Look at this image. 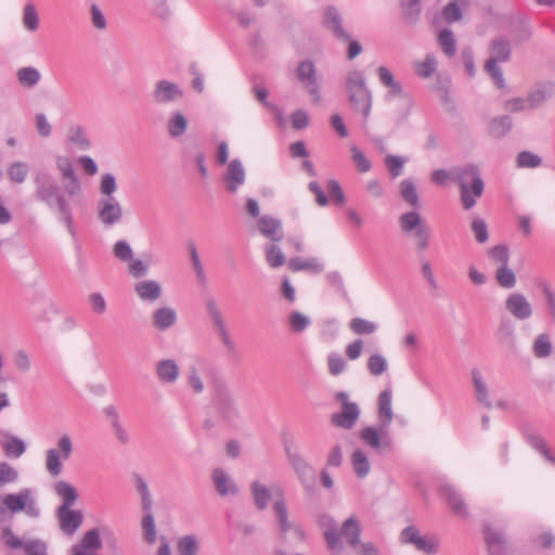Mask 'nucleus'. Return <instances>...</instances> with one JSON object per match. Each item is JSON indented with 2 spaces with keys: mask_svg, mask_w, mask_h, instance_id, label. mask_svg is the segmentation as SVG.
<instances>
[{
  "mask_svg": "<svg viewBox=\"0 0 555 555\" xmlns=\"http://www.w3.org/2000/svg\"><path fill=\"white\" fill-rule=\"evenodd\" d=\"M318 522L323 529L324 538L331 552L336 555L340 554L344 550V544L340 542L338 524L330 515H321Z\"/></svg>",
  "mask_w": 555,
  "mask_h": 555,
  "instance_id": "6ab92c4d",
  "label": "nucleus"
},
{
  "mask_svg": "<svg viewBox=\"0 0 555 555\" xmlns=\"http://www.w3.org/2000/svg\"><path fill=\"white\" fill-rule=\"evenodd\" d=\"M351 464L359 478H365L370 474L371 464L363 450L357 449L353 451L351 455Z\"/></svg>",
  "mask_w": 555,
  "mask_h": 555,
  "instance_id": "c03bdc74",
  "label": "nucleus"
},
{
  "mask_svg": "<svg viewBox=\"0 0 555 555\" xmlns=\"http://www.w3.org/2000/svg\"><path fill=\"white\" fill-rule=\"evenodd\" d=\"M266 258L272 268H279L285 263V256L281 248L273 244L267 245Z\"/></svg>",
  "mask_w": 555,
  "mask_h": 555,
  "instance_id": "338daca9",
  "label": "nucleus"
},
{
  "mask_svg": "<svg viewBox=\"0 0 555 555\" xmlns=\"http://www.w3.org/2000/svg\"><path fill=\"white\" fill-rule=\"evenodd\" d=\"M177 322V312L173 308H157L152 314V324L158 331H166Z\"/></svg>",
  "mask_w": 555,
  "mask_h": 555,
  "instance_id": "7c9ffc66",
  "label": "nucleus"
},
{
  "mask_svg": "<svg viewBox=\"0 0 555 555\" xmlns=\"http://www.w3.org/2000/svg\"><path fill=\"white\" fill-rule=\"evenodd\" d=\"M400 193L404 202L413 207H418L420 198L414 182L410 179L402 180L400 183Z\"/></svg>",
  "mask_w": 555,
  "mask_h": 555,
  "instance_id": "5fc2aeb1",
  "label": "nucleus"
},
{
  "mask_svg": "<svg viewBox=\"0 0 555 555\" xmlns=\"http://www.w3.org/2000/svg\"><path fill=\"white\" fill-rule=\"evenodd\" d=\"M138 298L144 302H155L163 295V288L156 280H140L133 285Z\"/></svg>",
  "mask_w": 555,
  "mask_h": 555,
  "instance_id": "b1692460",
  "label": "nucleus"
},
{
  "mask_svg": "<svg viewBox=\"0 0 555 555\" xmlns=\"http://www.w3.org/2000/svg\"><path fill=\"white\" fill-rule=\"evenodd\" d=\"M184 96L182 88L168 79H159L154 83L151 98L157 105L168 106L180 102Z\"/></svg>",
  "mask_w": 555,
  "mask_h": 555,
  "instance_id": "ddd939ff",
  "label": "nucleus"
},
{
  "mask_svg": "<svg viewBox=\"0 0 555 555\" xmlns=\"http://www.w3.org/2000/svg\"><path fill=\"white\" fill-rule=\"evenodd\" d=\"M250 491L256 507L260 511L266 509L271 500V493L269 489L260 481L255 480L250 485Z\"/></svg>",
  "mask_w": 555,
  "mask_h": 555,
  "instance_id": "79ce46f5",
  "label": "nucleus"
},
{
  "mask_svg": "<svg viewBox=\"0 0 555 555\" xmlns=\"http://www.w3.org/2000/svg\"><path fill=\"white\" fill-rule=\"evenodd\" d=\"M339 533L341 543V539H345L346 543L350 547L356 548L360 543L361 534V528L358 519L353 516L346 519L339 528Z\"/></svg>",
  "mask_w": 555,
  "mask_h": 555,
  "instance_id": "c756f323",
  "label": "nucleus"
},
{
  "mask_svg": "<svg viewBox=\"0 0 555 555\" xmlns=\"http://www.w3.org/2000/svg\"><path fill=\"white\" fill-rule=\"evenodd\" d=\"M288 324L294 333H301L311 324V320L299 311H293L288 315Z\"/></svg>",
  "mask_w": 555,
  "mask_h": 555,
  "instance_id": "e2e57ef3",
  "label": "nucleus"
},
{
  "mask_svg": "<svg viewBox=\"0 0 555 555\" xmlns=\"http://www.w3.org/2000/svg\"><path fill=\"white\" fill-rule=\"evenodd\" d=\"M214 401L218 413L227 423L234 425L240 420L241 413L235 402L234 395L224 382H215Z\"/></svg>",
  "mask_w": 555,
  "mask_h": 555,
  "instance_id": "1a4fd4ad",
  "label": "nucleus"
},
{
  "mask_svg": "<svg viewBox=\"0 0 555 555\" xmlns=\"http://www.w3.org/2000/svg\"><path fill=\"white\" fill-rule=\"evenodd\" d=\"M505 309L516 320L525 321L533 315V307L521 293H511L505 299Z\"/></svg>",
  "mask_w": 555,
  "mask_h": 555,
  "instance_id": "a211bd4d",
  "label": "nucleus"
},
{
  "mask_svg": "<svg viewBox=\"0 0 555 555\" xmlns=\"http://www.w3.org/2000/svg\"><path fill=\"white\" fill-rule=\"evenodd\" d=\"M227 188L231 193H235L245 181V169L238 159L229 163L224 173Z\"/></svg>",
  "mask_w": 555,
  "mask_h": 555,
  "instance_id": "cd10ccee",
  "label": "nucleus"
},
{
  "mask_svg": "<svg viewBox=\"0 0 555 555\" xmlns=\"http://www.w3.org/2000/svg\"><path fill=\"white\" fill-rule=\"evenodd\" d=\"M453 180L460 185L461 201L464 208L470 209L476 204V199L482 195L485 189L478 168L475 165L456 168L453 171Z\"/></svg>",
  "mask_w": 555,
  "mask_h": 555,
  "instance_id": "39448f33",
  "label": "nucleus"
},
{
  "mask_svg": "<svg viewBox=\"0 0 555 555\" xmlns=\"http://www.w3.org/2000/svg\"><path fill=\"white\" fill-rule=\"evenodd\" d=\"M345 88L348 102L353 112L362 115L363 125L366 126L373 105V95L366 86L364 73L359 69L347 74Z\"/></svg>",
  "mask_w": 555,
  "mask_h": 555,
  "instance_id": "7ed1b4c3",
  "label": "nucleus"
},
{
  "mask_svg": "<svg viewBox=\"0 0 555 555\" xmlns=\"http://www.w3.org/2000/svg\"><path fill=\"white\" fill-rule=\"evenodd\" d=\"M486 540L490 555H507V541L502 532L489 528L486 530Z\"/></svg>",
  "mask_w": 555,
  "mask_h": 555,
  "instance_id": "4c0bfd02",
  "label": "nucleus"
},
{
  "mask_svg": "<svg viewBox=\"0 0 555 555\" xmlns=\"http://www.w3.org/2000/svg\"><path fill=\"white\" fill-rule=\"evenodd\" d=\"M401 231L415 240L418 250H425L429 246L430 229L420 212L411 210L399 217Z\"/></svg>",
  "mask_w": 555,
  "mask_h": 555,
  "instance_id": "0eeeda50",
  "label": "nucleus"
},
{
  "mask_svg": "<svg viewBox=\"0 0 555 555\" xmlns=\"http://www.w3.org/2000/svg\"><path fill=\"white\" fill-rule=\"evenodd\" d=\"M53 490L62 500V504L60 506L72 507L78 499V493L75 487L65 480H57L53 486Z\"/></svg>",
  "mask_w": 555,
  "mask_h": 555,
  "instance_id": "58836bf2",
  "label": "nucleus"
},
{
  "mask_svg": "<svg viewBox=\"0 0 555 555\" xmlns=\"http://www.w3.org/2000/svg\"><path fill=\"white\" fill-rule=\"evenodd\" d=\"M2 451L8 457L18 459L26 451V443L24 440L13 435H5V440L0 442Z\"/></svg>",
  "mask_w": 555,
  "mask_h": 555,
  "instance_id": "ea45409f",
  "label": "nucleus"
},
{
  "mask_svg": "<svg viewBox=\"0 0 555 555\" xmlns=\"http://www.w3.org/2000/svg\"><path fill=\"white\" fill-rule=\"evenodd\" d=\"M18 479V469L5 461H0V489L17 482Z\"/></svg>",
  "mask_w": 555,
  "mask_h": 555,
  "instance_id": "864d4df0",
  "label": "nucleus"
},
{
  "mask_svg": "<svg viewBox=\"0 0 555 555\" xmlns=\"http://www.w3.org/2000/svg\"><path fill=\"white\" fill-rule=\"evenodd\" d=\"M349 327L357 335H370L376 332L377 324L362 318H353L349 323Z\"/></svg>",
  "mask_w": 555,
  "mask_h": 555,
  "instance_id": "4d7b16f0",
  "label": "nucleus"
},
{
  "mask_svg": "<svg viewBox=\"0 0 555 555\" xmlns=\"http://www.w3.org/2000/svg\"><path fill=\"white\" fill-rule=\"evenodd\" d=\"M470 0H451L441 10V16L448 24L462 21L463 9L468 8Z\"/></svg>",
  "mask_w": 555,
  "mask_h": 555,
  "instance_id": "473e14b6",
  "label": "nucleus"
},
{
  "mask_svg": "<svg viewBox=\"0 0 555 555\" xmlns=\"http://www.w3.org/2000/svg\"><path fill=\"white\" fill-rule=\"evenodd\" d=\"M35 196L48 208L57 212L60 220L70 233L74 232L73 212L65 194L56 180L48 172L38 171L34 176Z\"/></svg>",
  "mask_w": 555,
  "mask_h": 555,
  "instance_id": "f257e3e1",
  "label": "nucleus"
},
{
  "mask_svg": "<svg viewBox=\"0 0 555 555\" xmlns=\"http://www.w3.org/2000/svg\"><path fill=\"white\" fill-rule=\"evenodd\" d=\"M56 515L60 528L65 534L75 533L83 520L82 512L72 507L59 506Z\"/></svg>",
  "mask_w": 555,
  "mask_h": 555,
  "instance_id": "412c9836",
  "label": "nucleus"
},
{
  "mask_svg": "<svg viewBox=\"0 0 555 555\" xmlns=\"http://www.w3.org/2000/svg\"><path fill=\"white\" fill-rule=\"evenodd\" d=\"M438 44L447 56H454L456 53V40L453 31L450 28H444L439 31Z\"/></svg>",
  "mask_w": 555,
  "mask_h": 555,
  "instance_id": "de8ad7c7",
  "label": "nucleus"
},
{
  "mask_svg": "<svg viewBox=\"0 0 555 555\" xmlns=\"http://www.w3.org/2000/svg\"><path fill=\"white\" fill-rule=\"evenodd\" d=\"M206 308L217 333L227 331L225 322L217 302L214 299H210L206 302Z\"/></svg>",
  "mask_w": 555,
  "mask_h": 555,
  "instance_id": "052dcab7",
  "label": "nucleus"
},
{
  "mask_svg": "<svg viewBox=\"0 0 555 555\" xmlns=\"http://www.w3.org/2000/svg\"><path fill=\"white\" fill-rule=\"evenodd\" d=\"M74 453V441L69 434L63 433L59 436L55 447L46 451L44 467L52 476L57 477L63 472V462L68 461Z\"/></svg>",
  "mask_w": 555,
  "mask_h": 555,
  "instance_id": "423d86ee",
  "label": "nucleus"
},
{
  "mask_svg": "<svg viewBox=\"0 0 555 555\" xmlns=\"http://www.w3.org/2000/svg\"><path fill=\"white\" fill-rule=\"evenodd\" d=\"M144 516L142 518V530L144 538L149 544H154L157 538V531L155 527L154 516L152 511H143Z\"/></svg>",
  "mask_w": 555,
  "mask_h": 555,
  "instance_id": "13d9d810",
  "label": "nucleus"
},
{
  "mask_svg": "<svg viewBox=\"0 0 555 555\" xmlns=\"http://www.w3.org/2000/svg\"><path fill=\"white\" fill-rule=\"evenodd\" d=\"M16 80L23 89H34L41 80V73L34 66H24L16 70Z\"/></svg>",
  "mask_w": 555,
  "mask_h": 555,
  "instance_id": "e433bc0d",
  "label": "nucleus"
},
{
  "mask_svg": "<svg viewBox=\"0 0 555 555\" xmlns=\"http://www.w3.org/2000/svg\"><path fill=\"white\" fill-rule=\"evenodd\" d=\"M288 267L293 271L307 270L313 273H320L324 269V266L315 258L305 260L298 257L292 258L288 262Z\"/></svg>",
  "mask_w": 555,
  "mask_h": 555,
  "instance_id": "09e8293b",
  "label": "nucleus"
},
{
  "mask_svg": "<svg viewBox=\"0 0 555 555\" xmlns=\"http://www.w3.org/2000/svg\"><path fill=\"white\" fill-rule=\"evenodd\" d=\"M380 83L388 89L387 96L389 98H401L405 101V108L402 114L403 118H406L414 106V101L411 95L404 92V89L400 81L395 79L393 74L386 66H379L376 69Z\"/></svg>",
  "mask_w": 555,
  "mask_h": 555,
  "instance_id": "f8f14e48",
  "label": "nucleus"
},
{
  "mask_svg": "<svg viewBox=\"0 0 555 555\" xmlns=\"http://www.w3.org/2000/svg\"><path fill=\"white\" fill-rule=\"evenodd\" d=\"M206 308L217 333L227 331L225 322L217 302L214 299H210L206 302Z\"/></svg>",
  "mask_w": 555,
  "mask_h": 555,
  "instance_id": "bf43d9fd",
  "label": "nucleus"
},
{
  "mask_svg": "<svg viewBox=\"0 0 555 555\" xmlns=\"http://www.w3.org/2000/svg\"><path fill=\"white\" fill-rule=\"evenodd\" d=\"M377 405V417L379 424L389 426L393 420L392 393L390 389H385L378 395Z\"/></svg>",
  "mask_w": 555,
  "mask_h": 555,
  "instance_id": "c85d7f7f",
  "label": "nucleus"
},
{
  "mask_svg": "<svg viewBox=\"0 0 555 555\" xmlns=\"http://www.w3.org/2000/svg\"><path fill=\"white\" fill-rule=\"evenodd\" d=\"M555 93V85L550 81L534 83L527 93V100L531 111L541 107L551 100Z\"/></svg>",
  "mask_w": 555,
  "mask_h": 555,
  "instance_id": "aec40b11",
  "label": "nucleus"
},
{
  "mask_svg": "<svg viewBox=\"0 0 555 555\" xmlns=\"http://www.w3.org/2000/svg\"><path fill=\"white\" fill-rule=\"evenodd\" d=\"M437 59L433 54H427L424 61L414 62L415 74L422 78H429L437 69Z\"/></svg>",
  "mask_w": 555,
  "mask_h": 555,
  "instance_id": "3c124183",
  "label": "nucleus"
},
{
  "mask_svg": "<svg viewBox=\"0 0 555 555\" xmlns=\"http://www.w3.org/2000/svg\"><path fill=\"white\" fill-rule=\"evenodd\" d=\"M133 481H134L135 490L139 493L140 499H141L142 511H152L153 499H152V494L150 492L147 482L139 474L133 475Z\"/></svg>",
  "mask_w": 555,
  "mask_h": 555,
  "instance_id": "37998d69",
  "label": "nucleus"
},
{
  "mask_svg": "<svg viewBox=\"0 0 555 555\" xmlns=\"http://www.w3.org/2000/svg\"><path fill=\"white\" fill-rule=\"evenodd\" d=\"M273 508L279 522L282 541L286 542L287 534L292 533L295 540H297L298 542H302L305 540V532L297 524L289 520L285 501L283 499L276 500L273 505Z\"/></svg>",
  "mask_w": 555,
  "mask_h": 555,
  "instance_id": "f3484780",
  "label": "nucleus"
},
{
  "mask_svg": "<svg viewBox=\"0 0 555 555\" xmlns=\"http://www.w3.org/2000/svg\"><path fill=\"white\" fill-rule=\"evenodd\" d=\"M211 478L217 493L220 496L235 495L238 492V488L235 485L231 476L222 468H216L212 470Z\"/></svg>",
  "mask_w": 555,
  "mask_h": 555,
  "instance_id": "a878e982",
  "label": "nucleus"
},
{
  "mask_svg": "<svg viewBox=\"0 0 555 555\" xmlns=\"http://www.w3.org/2000/svg\"><path fill=\"white\" fill-rule=\"evenodd\" d=\"M189 127V120L181 111L170 113L167 120V132L170 138L177 139L185 134Z\"/></svg>",
  "mask_w": 555,
  "mask_h": 555,
  "instance_id": "72a5a7b5",
  "label": "nucleus"
},
{
  "mask_svg": "<svg viewBox=\"0 0 555 555\" xmlns=\"http://www.w3.org/2000/svg\"><path fill=\"white\" fill-rule=\"evenodd\" d=\"M323 24L325 28L331 31L337 39L347 41L349 34L343 27V17L338 10L334 7H328L324 11Z\"/></svg>",
  "mask_w": 555,
  "mask_h": 555,
  "instance_id": "393cba45",
  "label": "nucleus"
},
{
  "mask_svg": "<svg viewBox=\"0 0 555 555\" xmlns=\"http://www.w3.org/2000/svg\"><path fill=\"white\" fill-rule=\"evenodd\" d=\"M28 165L23 162H14L8 169V176L12 182L23 183L28 175Z\"/></svg>",
  "mask_w": 555,
  "mask_h": 555,
  "instance_id": "680f3d73",
  "label": "nucleus"
},
{
  "mask_svg": "<svg viewBox=\"0 0 555 555\" xmlns=\"http://www.w3.org/2000/svg\"><path fill=\"white\" fill-rule=\"evenodd\" d=\"M532 352L537 358H547L553 352V345L550 335L546 333L539 334L532 344Z\"/></svg>",
  "mask_w": 555,
  "mask_h": 555,
  "instance_id": "49530a36",
  "label": "nucleus"
},
{
  "mask_svg": "<svg viewBox=\"0 0 555 555\" xmlns=\"http://www.w3.org/2000/svg\"><path fill=\"white\" fill-rule=\"evenodd\" d=\"M442 498L446 500L452 513L461 518H467L469 513L463 495L451 485H443L440 488Z\"/></svg>",
  "mask_w": 555,
  "mask_h": 555,
  "instance_id": "4be33fe9",
  "label": "nucleus"
},
{
  "mask_svg": "<svg viewBox=\"0 0 555 555\" xmlns=\"http://www.w3.org/2000/svg\"><path fill=\"white\" fill-rule=\"evenodd\" d=\"M403 18L409 24H415L421 15V0H401Z\"/></svg>",
  "mask_w": 555,
  "mask_h": 555,
  "instance_id": "603ef678",
  "label": "nucleus"
},
{
  "mask_svg": "<svg viewBox=\"0 0 555 555\" xmlns=\"http://www.w3.org/2000/svg\"><path fill=\"white\" fill-rule=\"evenodd\" d=\"M179 555H196L198 552L197 539L192 535H184L178 541Z\"/></svg>",
  "mask_w": 555,
  "mask_h": 555,
  "instance_id": "0e129e2a",
  "label": "nucleus"
},
{
  "mask_svg": "<svg viewBox=\"0 0 555 555\" xmlns=\"http://www.w3.org/2000/svg\"><path fill=\"white\" fill-rule=\"evenodd\" d=\"M512 119L508 116H501L490 121L488 132L491 137L500 139L506 135L512 130Z\"/></svg>",
  "mask_w": 555,
  "mask_h": 555,
  "instance_id": "a18cd8bd",
  "label": "nucleus"
},
{
  "mask_svg": "<svg viewBox=\"0 0 555 555\" xmlns=\"http://www.w3.org/2000/svg\"><path fill=\"white\" fill-rule=\"evenodd\" d=\"M541 291L545 299L547 315L555 323V292L547 283L541 285Z\"/></svg>",
  "mask_w": 555,
  "mask_h": 555,
  "instance_id": "774afa93",
  "label": "nucleus"
},
{
  "mask_svg": "<svg viewBox=\"0 0 555 555\" xmlns=\"http://www.w3.org/2000/svg\"><path fill=\"white\" fill-rule=\"evenodd\" d=\"M67 140L80 151H87L91 145L86 130L79 126L69 128Z\"/></svg>",
  "mask_w": 555,
  "mask_h": 555,
  "instance_id": "8fccbe9b",
  "label": "nucleus"
},
{
  "mask_svg": "<svg viewBox=\"0 0 555 555\" xmlns=\"http://www.w3.org/2000/svg\"><path fill=\"white\" fill-rule=\"evenodd\" d=\"M155 374L162 384H175L180 374L178 363L172 359H163L155 364Z\"/></svg>",
  "mask_w": 555,
  "mask_h": 555,
  "instance_id": "bb28decb",
  "label": "nucleus"
},
{
  "mask_svg": "<svg viewBox=\"0 0 555 555\" xmlns=\"http://www.w3.org/2000/svg\"><path fill=\"white\" fill-rule=\"evenodd\" d=\"M259 230L262 235L273 242H280L283 238L282 223L279 219L270 216H262L258 220Z\"/></svg>",
  "mask_w": 555,
  "mask_h": 555,
  "instance_id": "2f4dec72",
  "label": "nucleus"
},
{
  "mask_svg": "<svg viewBox=\"0 0 555 555\" xmlns=\"http://www.w3.org/2000/svg\"><path fill=\"white\" fill-rule=\"evenodd\" d=\"M286 454L289 463L302 482L313 479L314 475L311 466L299 453L293 452L287 448Z\"/></svg>",
  "mask_w": 555,
  "mask_h": 555,
  "instance_id": "f704fd0d",
  "label": "nucleus"
},
{
  "mask_svg": "<svg viewBox=\"0 0 555 555\" xmlns=\"http://www.w3.org/2000/svg\"><path fill=\"white\" fill-rule=\"evenodd\" d=\"M512 56V42L503 35L493 37L489 42V59L485 63V70L490 75L494 85L503 90L506 88L503 70L500 63H505Z\"/></svg>",
  "mask_w": 555,
  "mask_h": 555,
  "instance_id": "20e7f679",
  "label": "nucleus"
},
{
  "mask_svg": "<svg viewBox=\"0 0 555 555\" xmlns=\"http://www.w3.org/2000/svg\"><path fill=\"white\" fill-rule=\"evenodd\" d=\"M5 514L25 513L30 518L40 516V508L36 499V491L31 488H23L18 492L3 494Z\"/></svg>",
  "mask_w": 555,
  "mask_h": 555,
  "instance_id": "6e6552de",
  "label": "nucleus"
},
{
  "mask_svg": "<svg viewBox=\"0 0 555 555\" xmlns=\"http://www.w3.org/2000/svg\"><path fill=\"white\" fill-rule=\"evenodd\" d=\"M296 74L298 80L312 96V101L314 103H319L321 100V93L315 64L311 60H305L298 64Z\"/></svg>",
  "mask_w": 555,
  "mask_h": 555,
  "instance_id": "4468645a",
  "label": "nucleus"
},
{
  "mask_svg": "<svg viewBox=\"0 0 555 555\" xmlns=\"http://www.w3.org/2000/svg\"><path fill=\"white\" fill-rule=\"evenodd\" d=\"M401 541L403 543L413 544L418 551L434 555L438 552L440 541L435 535H422L420 531L413 527H406L401 532Z\"/></svg>",
  "mask_w": 555,
  "mask_h": 555,
  "instance_id": "2eb2a0df",
  "label": "nucleus"
},
{
  "mask_svg": "<svg viewBox=\"0 0 555 555\" xmlns=\"http://www.w3.org/2000/svg\"><path fill=\"white\" fill-rule=\"evenodd\" d=\"M39 22L40 20L36 5L33 2L26 3L22 11L23 27L29 33H35L39 28Z\"/></svg>",
  "mask_w": 555,
  "mask_h": 555,
  "instance_id": "a19ab883",
  "label": "nucleus"
},
{
  "mask_svg": "<svg viewBox=\"0 0 555 555\" xmlns=\"http://www.w3.org/2000/svg\"><path fill=\"white\" fill-rule=\"evenodd\" d=\"M388 363L384 356L379 353L372 354L367 359V370L374 376H379L387 371Z\"/></svg>",
  "mask_w": 555,
  "mask_h": 555,
  "instance_id": "69168bd1",
  "label": "nucleus"
},
{
  "mask_svg": "<svg viewBox=\"0 0 555 555\" xmlns=\"http://www.w3.org/2000/svg\"><path fill=\"white\" fill-rule=\"evenodd\" d=\"M102 547L101 533L98 528L87 531L80 542L73 546V555H98Z\"/></svg>",
  "mask_w": 555,
  "mask_h": 555,
  "instance_id": "5701e85b",
  "label": "nucleus"
},
{
  "mask_svg": "<svg viewBox=\"0 0 555 555\" xmlns=\"http://www.w3.org/2000/svg\"><path fill=\"white\" fill-rule=\"evenodd\" d=\"M360 439L365 446L377 453L387 452L392 448L389 426H384L382 424L364 427L360 431Z\"/></svg>",
  "mask_w": 555,
  "mask_h": 555,
  "instance_id": "9d476101",
  "label": "nucleus"
},
{
  "mask_svg": "<svg viewBox=\"0 0 555 555\" xmlns=\"http://www.w3.org/2000/svg\"><path fill=\"white\" fill-rule=\"evenodd\" d=\"M495 280L498 284L503 288H513L516 285V275L515 272L506 266H500L495 272Z\"/></svg>",
  "mask_w": 555,
  "mask_h": 555,
  "instance_id": "6e6d98bb",
  "label": "nucleus"
},
{
  "mask_svg": "<svg viewBox=\"0 0 555 555\" xmlns=\"http://www.w3.org/2000/svg\"><path fill=\"white\" fill-rule=\"evenodd\" d=\"M335 398L341 404V411L331 415L332 425L343 428L351 429L360 416V409L357 403L349 401L346 392H337Z\"/></svg>",
  "mask_w": 555,
  "mask_h": 555,
  "instance_id": "9b49d317",
  "label": "nucleus"
},
{
  "mask_svg": "<svg viewBox=\"0 0 555 555\" xmlns=\"http://www.w3.org/2000/svg\"><path fill=\"white\" fill-rule=\"evenodd\" d=\"M55 166L62 178L65 194L68 196L79 195L81 183L75 172L72 160L66 156H57Z\"/></svg>",
  "mask_w": 555,
  "mask_h": 555,
  "instance_id": "dca6fc26",
  "label": "nucleus"
},
{
  "mask_svg": "<svg viewBox=\"0 0 555 555\" xmlns=\"http://www.w3.org/2000/svg\"><path fill=\"white\" fill-rule=\"evenodd\" d=\"M472 379L475 390V396L477 401L482 404L487 409L492 408V401L490 399V393L488 389L487 383L483 380L482 375L479 370H472Z\"/></svg>",
  "mask_w": 555,
  "mask_h": 555,
  "instance_id": "c9c22d12",
  "label": "nucleus"
},
{
  "mask_svg": "<svg viewBox=\"0 0 555 555\" xmlns=\"http://www.w3.org/2000/svg\"><path fill=\"white\" fill-rule=\"evenodd\" d=\"M118 185L113 173L101 176L99 192L101 198L96 202V216L104 227H113L124 218V209L117 197L114 196Z\"/></svg>",
  "mask_w": 555,
  "mask_h": 555,
  "instance_id": "f03ea898",
  "label": "nucleus"
}]
</instances>
